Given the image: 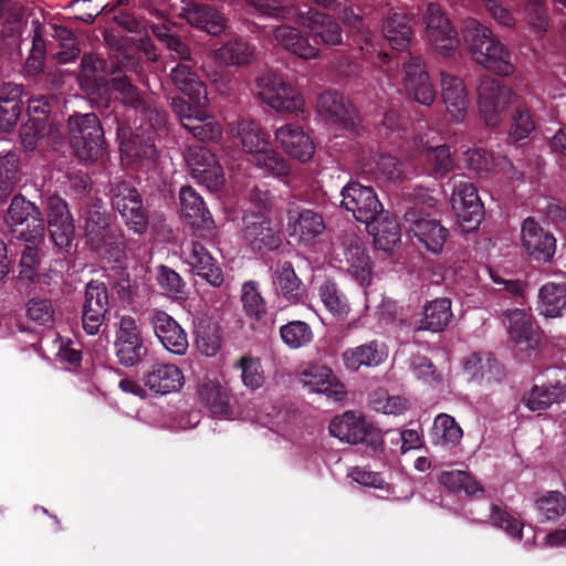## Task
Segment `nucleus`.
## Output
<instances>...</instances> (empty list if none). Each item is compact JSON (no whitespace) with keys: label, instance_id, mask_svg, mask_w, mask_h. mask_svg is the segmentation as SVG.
Instances as JSON below:
<instances>
[{"label":"nucleus","instance_id":"nucleus-1","mask_svg":"<svg viewBox=\"0 0 566 566\" xmlns=\"http://www.w3.org/2000/svg\"><path fill=\"white\" fill-rule=\"evenodd\" d=\"M230 134L238 140L247 160L263 175L284 178L290 174V163L271 147L270 136L251 119H240L230 125Z\"/></svg>","mask_w":566,"mask_h":566},{"label":"nucleus","instance_id":"nucleus-2","mask_svg":"<svg viewBox=\"0 0 566 566\" xmlns=\"http://www.w3.org/2000/svg\"><path fill=\"white\" fill-rule=\"evenodd\" d=\"M462 38L475 64L499 76L514 73L512 53L490 28L475 19H467L462 25Z\"/></svg>","mask_w":566,"mask_h":566},{"label":"nucleus","instance_id":"nucleus-3","mask_svg":"<svg viewBox=\"0 0 566 566\" xmlns=\"http://www.w3.org/2000/svg\"><path fill=\"white\" fill-rule=\"evenodd\" d=\"M245 1L261 14L284 20L296 19L301 25L307 28L325 44L336 45L342 42L339 25L315 9L308 8L306 11H303L302 9L283 6L282 0Z\"/></svg>","mask_w":566,"mask_h":566},{"label":"nucleus","instance_id":"nucleus-4","mask_svg":"<svg viewBox=\"0 0 566 566\" xmlns=\"http://www.w3.org/2000/svg\"><path fill=\"white\" fill-rule=\"evenodd\" d=\"M69 132L71 145L80 160L94 161L103 155V129L95 114L71 116Z\"/></svg>","mask_w":566,"mask_h":566},{"label":"nucleus","instance_id":"nucleus-5","mask_svg":"<svg viewBox=\"0 0 566 566\" xmlns=\"http://www.w3.org/2000/svg\"><path fill=\"white\" fill-rule=\"evenodd\" d=\"M476 94L479 114L489 127H497L505 112L517 98L512 87L494 78L482 80Z\"/></svg>","mask_w":566,"mask_h":566},{"label":"nucleus","instance_id":"nucleus-6","mask_svg":"<svg viewBox=\"0 0 566 566\" xmlns=\"http://www.w3.org/2000/svg\"><path fill=\"white\" fill-rule=\"evenodd\" d=\"M260 98L276 113L298 114L304 112L303 95L282 76L268 73L256 81Z\"/></svg>","mask_w":566,"mask_h":566},{"label":"nucleus","instance_id":"nucleus-7","mask_svg":"<svg viewBox=\"0 0 566 566\" xmlns=\"http://www.w3.org/2000/svg\"><path fill=\"white\" fill-rule=\"evenodd\" d=\"M426 36L432 49L442 56H451L459 49L460 40L451 20L442 8L429 2L422 14Z\"/></svg>","mask_w":566,"mask_h":566},{"label":"nucleus","instance_id":"nucleus-8","mask_svg":"<svg viewBox=\"0 0 566 566\" xmlns=\"http://www.w3.org/2000/svg\"><path fill=\"white\" fill-rule=\"evenodd\" d=\"M329 433L340 441L356 444L366 439L368 448L374 454L381 453L384 440L381 434L374 430L360 413L346 411L332 419L328 426Z\"/></svg>","mask_w":566,"mask_h":566},{"label":"nucleus","instance_id":"nucleus-9","mask_svg":"<svg viewBox=\"0 0 566 566\" xmlns=\"http://www.w3.org/2000/svg\"><path fill=\"white\" fill-rule=\"evenodd\" d=\"M6 222L9 227L27 223V228L18 233V238L28 243L36 245L44 239L45 227L40 209L22 196L12 198L7 211Z\"/></svg>","mask_w":566,"mask_h":566},{"label":"nucleus","instance_id":"nucleus-10","mask_svg":"<svg viewBox=\"0 0 566 566\" xmlns=\"http://www.w3.org/2000/svg\"><path fill=\"white\" fill-rule=\"evenodd\" d=\"M502 322L510 342L516 348L526 352L539 349L543 342V331L524 310H507L503 313Z\"/></svg>","mask_w":566,"mask_h":566},{"label":"nucleus","instance_id":"nucleus-11","mask_svg":"<svg viewBox=\"0 0 566 566\" xmlns=\"http://www.w3.org/2000/svg\"><path fill=\"white\" fill-rule=\"evenodd\" d=\"M185 159L191 177L210 191L219 190L224 184L223 168L208 148L202 146L189 147Z\"/></svg>","mask_w":566,"mask_h":566},{"label":"nucleus","instance_id":"nucleus-12","mask_svg":"<svg viewBox=\"0 0 566 566\" xmlns=\"http://www.w3.org/2000/svg\"><path fill=\"white\" fill-rule=\"evenodd\" d=\"M451 206L458 222L467 232L476 229L483 220L484 207L471 182L459 181L454 185Z\"/></svg>","mask_w":566,"mask_h":566},{"label":"nucleus","instance_id":"nucleus-13","mask_svg":"<svg viewBox=\"0 0 566 566\" xmlns=\"http://www.w3.org/2000/svg\"><path fill=\"white\" fill-rule=\"evenodd\" d=\"M342 206L350 211L357 221L369 223L382 212L374 189L358 182H349L342 190Z\"/></svg>","mask_w":566,"mask_h":566},{"label":"nucleus","instance_id":"nucleus-14","mask_svg":"<svg viewBox=\"0 0 566 566\" xmlns=\"http://www.w3.org/2000/svg\"><path fill=\"white\" fill-rule=\"evenodd\" d=\"M111 199L113 207L119 212L130 230L135 233L146 231L148 218L135 188L127 182H119L111 190Z\"/></svg>","mask_w":566,"mask_h":566},{"label":"nucleus","instance_id":"nucleus-15","mask_svg":"<svg viewBox=\"0 0 566 566\" xmlns=\"http://www.w3.org/2000/svg\"><path fill=\"white\" fill-rule=\"evenodd\" d=\"M325 229L323 216L312 209L296 208L287 212L286 231L301 247H313Z\"/></svg>","mask_w":566,"mask_h":566},{"label":"nucleus","instance_id":"nucleus-16","mask_svg":"<svg viewBox=\"0 0 566 566\" xmlns=\"http://www.w3.org/2000/svg\"><path fill=\"white\" fill-rule=\"evenodd\" d=\"M297 379L310 392L325 395L335 401L343 400L346 396L345 386L328 366L308 364L300 370Z\"/></svg>","mask_w":566,"mask_h":566},{"label":"nucleus","instance_id":"nucleus-17","mask_svg":"<svg viewBox=\"0 0 566 566\" xmlns=\"http://www.w3.org/2000/svg\"><path fill=\"white\" fill-rule=\"evenodd\" d=\"M114 346L116 357L122 365L132 367L140 361L146 348L142 331L135 318L132 316L120 318Z\"/></svg>","mask_w":566,"mask_h":566},{"label":"nucleus","instance_id":"nucleus-18","mask_svg":"<svg viewBox=\"0 0 566 566\" xmlns=\"http://www.w3.org/2000/svg\"><path fill=\"white\" fill-rule=\"evenodd\" d=\"M46 218L54 244L69 249L74 240L75 226L66 201L59 196H50L46 199Z\"/></svg>","mask_w":566,"mask_h":566},{"label":"nucleus","instance_id":"nucleus-19","mask_svg":"<svg viewBox=\"0 0 566 566\" xmlns=\"http://www.w3.org/2000/svg\"><path fill=\"white\" fill-rule=\"evenodd\" d=\"M273 135L277 146L291 158L306 163L314 157L315 144L301 125L283 124L274 130Z\"/></svg>","mask_w":566,"mask_h":566},{"label":"nucleus","instance_id":"nucleus-20","mask_svg":"<svg viewBox=\"0 0 566 566\" xmlns=\"http://www.w3.org/2000/svg\"><path fill=\"white\" fill-rule=\"evenodd\" d=\"M148 319L156 337L168 352L180 356L187 353V334L172 316L155 308L149 312Z\"/></svg>","mask_w":566,"mask_h":566},{"label":"nucleus","instance_id":"nucleus-21","mask_svg":"<svg viewBox=\"0 0 566 566\" xmlns=\"http://www.w3.org/2000/svg\"><path fill=\"white\" fill-rule=\"evenodd\" d=\"M406 221L409 223V231L429 252H442L449 232L440 221L416 210L406 213Z\"/></svg>","mask_w":566,"mask_h":566},{"label":"nucleus","instance_id":"nucleus-22","mask_svg":"<svg viewBox=\"0 0 566 566\" xmlns=\"http://www.w3.org/2000/svg\"><path fill=\"white\" fill-rule=\"evenodd\" d=\"M521 243L527 254L537 261H549L556 251L554 235L531 217L521 226Z\"/></svg>","mask_w":566,"mask_h":566},{"label":"nucleus","instance_id":"nucleus-23","mask_svg":"<svg viewBox=\"0 0 566 566\" xmlns=\"http://www.w3.org/2000/svg\"><path fill=\"white\" fill-rule=\"evenodd\" d=\"M403 71V85L408 95L421 105H431L437 94L423 62L418 57H410L405 63Z\"/></svg>","mask_w":566,"mask_h":566},{"label":"nucleus","instance_id":"nucleus-24","mask_svg":"<svg viewBox=\"0 0 566 566\" xmlns=\"http://www.w3.org/2000/svg\"><path fill=\"white\" fill-rule=\"evenodd\" d=\"M441 91L442 102L450 119L453 123L464 122L470 109V99L463 80L452 74L442 73Z\"/></svg>","mask_w":566,"mask_h":566},{"label":"nucleus","instance_id":"nucleus-25","mask_svg":"<svg viewBox=\"0 0 566 566\" xmlns=\"http://www.w3.org/2000/svg\"><path fill=\"white\" fill-rule=\"evenodd\" d=\"M318 113L327 125L337 129H352L355 126L356 112L344 97L335 92H325L318 99Z\"/></svg>","mask_w":566,"mask_h":566},{"label":"nucleus","instance_id":"nucleus-26","mask_svg":"<svg viewBox=\"0 0 566 566\" xmlns=\"http://www.w3.org/2000/svg\"><path fill=\"white\" fill-rule=\"evenodd\" d=\"M244 221V239L254 250H273L280 247L281 235L277 227L262 213H247Z\"/></svg>","mask_w":566,"mask_h":566},{"label":"nucleus","instance_id":"nucleus-27","mask_svg":"<svg viewBox=\"0 0 566 566\" xmlns=\"http://www.w3.org/2000/svg\"><path fill=\"white\" fill-rule=\"evenodd\" d=\"M108 310V293L104 283L91 282L86 285L83 307V328L95 335Z\"/></svg>","mask_w":566,"mask_h":566},{"label":"nucleus","instance_id":"nucleus-28","mask_svg":"<svg viewBox=\"0 0 566 566\" xmlns=\"http://www.w3.org/2000/svg\"><path fill=\"white\" fill-rule=\"evenodd\" d=\"M84 228L87 244L93 250L101 251L113 245L108 216L102 200L95 199L87 206Z\"/></svg>","mask_w":566,"mask_h":566},{"label":"nucleus","instance_id":"nucleus-29","mask_svg":"<svg viewBox=\"0 0 566 566\" xmlns=\"http://www.w3.org/2000/svg\"><path fill=\"white\" fill-rule=\"evenodd\" d=\"M437 135L429 130L423 136L415 138L412 144L407 146L406 153L416 156L426 153L427 160L432 165L436 175L443 176L453 167V161L447 145L436 144Z\"/></svg>","mask_w":566,"mask_h":566},{"label":"nucleus","instance_id":"nucleus-30","mask_svg":"<svg viewBox=\"0 0 566 566\" xmlns=\"http://www.w3.org/2000/svg\"><path fill=\"white\" fill-rule=\"evenodd\" d=\"M272 284L277 300L285 306L302 302L305 295V287L291 262L277 264L273 272Z\"/></svg>","mask_w":566,"mask_h":566},{"label":"nucleus","instance_id":"nucleus-31","mask_svg":"<svg viewBox=\"0 0 566 566\" xmlns=\"http://www.w3.org/2000/svg\"><path fill=\"white\" fill-rule=\"evenodd\" d=\"M388 357L387 346L378 340L349 347L342 354L344 367L349 371H357L360 367H376Z\"/></svg>","mask_w":566,"mask_h":566},{"label":"nucleus","instance_id":"nucleus-32","mask_svg":"<svg viewBox=\"0 0 566 566\" xmlns=\"http://www.w3.org/2000/svg\"><path fill=\"white\" fill-rule=\"evenodd\" d=\"M271 33L275 45L300 59L312 60L318 56L317 45L312 44L296 28L281 24L273 28Z\"/></svg>","mask_w":566,"mask_h":566},{"label":"nucleus","instance_id":"nucleus-33","mask_svg":"<svg viewBox=\"0 0 566 566\" xmlns=\"http://www.w3.org/2000/svg\"><path fill=\"white\" fill-rule=\"evenodd\" d=\"M143 382L155 395H168L184 387L185 376L175 365L157 364L143 376Z\"/></svg>","mask_w":566,"mask_h":566},{"label":"nucleus","instance_id":"nucleus-34","mask_svg":"<svg viewBox=\"0 0 566 566\" xmlns=\"http://www.w3.org/2000/svg\"><path fill=\"white\" fill-rule=\"evenodd\" d=\"M343 254L349 276L361 286H368L373 279V265L363 242L353 238L345 244Z\"/></svg>","mask_w":566,"mask_h":566},{"label":"nucleus","instance_id":"nucleus-35","mask_svg":"<svg viewBox=\"0 0 566 566\" xmlns=\"http://www.w3.org/2000/svg\"><path fill=\"white\" fill-rule=\"evenodd\" d=\"M451 305V300L448 297L426 302L420 318L416 323V331L443 332L453 318Z\"/></svg>","mask_w":566,"mask_h":566},{"label":"nucleus","instance_id":"nucleus-36","mask_svg":"<svg viewBox=\"0 0 566 566\" xmlns=\"http://www.w3.org/2000/svg\"><path fill=\"white\" fill-rule=\"evenodd\" d=\"M179 17L211 35H219L227 28L226 18L219 11L208 6L187 3L181 8Z\"/></svg>","mask_w":566,"mask_h":566},{"label":"nucleus","instance_id":"nucleus-37","mask_svg":"<svg viewBox=\"0 0 566 566\" xmlns=\"http://www.w3.org/2000/svg\"><path fill=\"white\" fill-rule=\"evenodd\" d=\"M185 262L198 275L207 280L212 286H220L223 283V275L220 268L213 261L206 248L198 243H190L184 251Z\"/></svg>","mask_w":566,"mask_h":566},{"label":"nucleus","instance_id":"nucleus-38","mask_svg":"<svg viewBox=\"0 0 566 566\" xmlns=\"http://www.w3.org/2000/svg\"><path fill=\"white\" fill-rule=\"evenodd\" d=\"M180 209L185 219L192 227L209 229L213 223L211 213L203 199L190 186H185L179 192Z\"/></svg>","mask_w":566,"mask_h":566},{"label":"nucleus","instance_id":"nucleus-39","mask_svg":"<svg viewBox=\"0 0 566 566\" xmlns=\"http://www.w3.org/2000/svg\"><path fill=\"white\" fill-rule=\"evenodd\" d=\"M28 111L30 120L21 130V139L27 149H33L36 140L45 135L43 122L48 119L50 105L44 97L33 98L29 103Z\"/></svg>","mask_w":566,"mask_h":566},{"label":"nucleus","instance_id":"nucleus-40","mask_svg":"<svg viewBox=\"0 0 566 566\" xmlns=\"http://www.w3.org/2000/svg\"><path fill=\"white\" fill-rule=\"evenodd\" d=\"M566 398V384L562 381L535 385L524 397L523 402L531 411H542Z\"/></svg>","mask_w":566,"mask_h":566},{"label":"nucleus","instance_id":"nucleus-41","mask_svg":"<svg viewBox=\"0 0 566 566\" xmlns=\"http://www.w3.org/2000/svg\"><path fill=\"white\" fill-rule=\"evenodd\" d=\"M382 32L394 49H407L413 34L410 18L402 12H390L384 20Z\"/></svg>","mask_w":566,"mask_h":566},{"label":"nucleus","instance_id":"nucleus-42","mask_svg":"<svg viewBox=\"0 0 566 566\" xmlns=\"http://www.w3.org/2000/svg\"><path fill=\"white\" fill-rule=\"evenodd\" d=\"M537 310L545 317H559L566 310V283L544 284L538 291Z\"/></svg>","mask_w":566,"mask_h":566},{"label":"nucleus","instance_id":"nucleus-43","mask_svg":"<svg viewBox=\"0 0 566 566\" xmlns=\"http://www.w3.org/2000/svg\"><path fill=\"white\" fill-rule=\"evenodd\" d=\"M175 86L191 101L201 104L207 101V90L203 82L186 64H178L170 72Z\"/></svg>","mask_w":566,"mask_h":566},{"label":"nucleus","instance_id":"nucleus-44","mask_svg":"<svg viewBox=\"0 0 566 566\" xmlns=\"http://www.w3.org/2000/svg\"><path fill=\"white\" fill-rule=\"evenodd\" d=\"M367 231L374 237L376 248L392 252L400 242V229L395 218L385 216L380 220L377 218L370 221Z\"/></svg>","mask_w":566,"mask_h":566},{"label":"nucleus","instance_id":"nucleus-45","mask_svg":"<svg viewBox=\"0 0 566 566\" xmlns=\"http://www.w3.org/2000/svg\"><path fill=\"white\" fill-rule=\"evenodd\" d=\"M255 49L242 39H233L214 51V59L221 65H244L254 59Z\"/></svg>","mask_w":566,"mask_h":566},{"label":"nucleus","instance_id":"nucleus-46","mask_svg":"<svg viewBox=\"0 0 566 566\" xmlns=\"http://www.w3.org/2000/svg\"><path fill=\"white\" fill-rule=\"evenodd\" d=\"M199 397L209 410L219 417L230 416L229 392L218 380H207L200 385Z\"/></svg>","mask_w":566,"mask_h":566},{"label":"nucleus","instance_id":"nucleus-47","mask_svg":"<svg viewBox=\"0 0 566 566\" xmlns=\"http://www.w3.org/2000/svg\"><path fill=\"white\" fill-rule=\"evenodd\" d=\"M319 298L326 311L336 318H345L350 313V304L345 293L334 281H325L318 287Z\"/></svg>","mask_w":566,"mask_h":566},{"label":"nucleus","instance_id":"nucleus-48","mask_svg":"<svg viewBox=\"0 0 566 566\" xmlns=\"http://www.w3.org/2000/svg\"><path fill=\"white\" fill-rule=\"evenodd\" d=\"M4 91L8 95L0 96V129L10 130L17 125L22 112V86L9 84Z\"/></svg>","mask_w":566,"mask_h":566},{"label":"nucleus","instance_id":"nucleus-49","mask_svg":"<svg viewBox=\"0 0 566 566\" xmlns=\"http://www.w3.org/2000/svg\"><path fill=\"white\" fill-rule=\"evenodd\" d=\"M196 116L195 120L184 123V127L200 142H219L223 133L221 124L205 112H196Z\"/></svg>","mask_w":566,"mask_h":566},{"label":"nucleus","instance_id":"nucleus-50","mask_svg":"<svg viewBox=\"0 0 566 566\" xmlns=\"http://www.w3.org/2000/svg\"><path fill=\"white\" fill-rule=\"evenodd\" d=\"M432 436L438 443L458 446L463 437V430L452 416L439 413L433 420Z\"/></svg>","mask_w":566,"mask_h":566},{"label":"nucleus","instance_id":"nucleus-51","mask_svg":"<svg viewBox=\"0 0 566 566\" xmlns=\"http://www.w3.org/2000/svg\"><path fill=\"white\" fill-rule=\"evenodd\" d=\"M370 405L377 412L390 416H400L410 408V401L397 395H390L386 389L375 390L370 397Z\"/></svg>","mask_w":566,"mask_h":566},{"label":"nucleus","instance_id":"nucleus-52","mask_svg":"<svg viewBox=\"0 0 566 566\" xmlns=\"http://www.w3.org/2000/svg\"><path fill=\"white\" fill-rule=\"evenodd\" d=\"M524 14L528 30L535 36H543L549 25L546 0H525Z\"/></svg>","mask_w":566,"mask_h":566},{"label":"nucleus","instance_id":"nucleus-53","mask_svg":"<svg viewBox=\"0 0 566 566\" xmlns=\"http://www.w3.org/2000/svg\"><path fill=\"white\" fill-rule=\"evenodd\" d=\"M241 302L245 314L250 318L259 319L266 313V303L256 281L251 280L242 284Z\"/></svg>","mask_w":566,"mask_h":566},{"label":"nucleus","instance_id":"nucleus-54","mask_svg":"<svg viewBox=\"0 0 566 566\" xmlns=\"http://www.w3.org/2000/svg\"><path fill=\"white\" fill-rule=\"evenodd\" d=\"M280 335L283 343L292 349L304 347L313 339L311 326L303 321H292L281 326Z\"/></svg>","mask_w":566,"mask_h":566},{"label":"nucleus","instance_id":"nucleus-55","mask_svg":"<svg viewBox=\"0 0 566 566\" xmlns=\"http://www.w3.org/2000/svg\"><path fill=\"white\" fill-rule=\"evenodd\" d=\"M127 129L120 127L118 138L120 139V150L129 157H153L155 154L154 138L148 136L146 140L142 138V134L136 133L133 139H125Z\"/></svg>","mask_w":566,"mask_h":566},{"label":"nucleus","instance_id":"nucleus-56","mask_svg":"<svg viewBox=\"0 0 566 566\" xmlns=\"http://www.w3.org/2000/svg\"><path fill=\"white\" fill-rule=\"evenodd\" d=\"M235 368L241 370V380L250 390H256L264 382V373L259 358L244 355L237 363Z\"/></svg>","mask_w":566,"mask_h":566},{"label":"nucleus","instance_id":"nucleus-57","mask_svg":"<svg viewBox=\"0 0 566 566\" xmlns=\"http://www.w3.org/2000/svg\"><path fill=\"white\" fill-rule=\"evenodd\" d=\"M535 506L545 520H556L566 511V497L558 491H547L537 497Z\"/></svg>","mask_w":566,"mask_h":566},{"label":"nucleus","instance_id":"nucleus-58","mask_svg":"<svg viewBox=\"0 0 566 566\" xmlns=\"http://www.w3.org/2000/svg\"><path fill=\"white\" fill-rule=\"evenodd\" d=\"M19 156L15 151L0 154V198L12 191L18 181Z\"/></svg>","mask_w":566,"mask_h":566},{"label":"nucleus","instance_id":"nucleus-59","mask_svg":"<svg viewBox=\"0 0 566 566\" xmlns=\"http://www.w3.org/2000/svg\"><path fill=\"white\" fill-rule=\"evenodd\" d=\"M157 282L168 297L174 300L186 298V284L176 271L164 265L159 266Z\"/></svg>","mask_w":566,"mask_h":566},{"label":"nucleus","instance_id":"nucleus-60","mask_svg":"<svg viewBox=\"0 0 566 566\" xmlns=\"http://www.w3.org/2000/svg\"><path fill=\"white\" fill-rule=\"evenodd\" d=\"M490 520L492 525L503 530L507 536L513 539L521 541L523 537L524 524L507 511L493 505L491 507Z\"/></svg>","mask_w":566,"mask_h":566},{"label":"nucleus","instance_id":"nucleus-61","mask_svg":"<svg viewBox=\"0 0 566 566\" xmlns=\"http://www.w3.org/2000/svg\"><path fill=\"white\" fill-rule=\"evenodd\" d=\"M27 317L36 326L52 327L54 323V308L50 300L31 298L27 303Z\"/></svg>","mask_w":566,"mask_h":566},{"label":"nucleus","instance_id":"nucleus-62","mask_svg":"<svg viewBox=\"0 0 566 566\" xmlns=\"http://www.w3.org/2000/svg\"><path fill=\"white\" fill-rule=\"evenodd\" d=\"M535 129V123L526 105H517L515 108L510 127V138L518 142L527 138Z\"/></svg>","mask_w":566,"mask_h":566},{"label":"nucleus","instance_id":"nucleus-63","mask_svg":"<svg viewBox=\"0 0 566 566\" xmlns=\"http://www.w3.org/2000/svg\"><path fill=\"white\" fill-rule=\"evenodd\" d=\"M410 368L415 376L428 384L439 382L440 376L436 371L432 363L423 356H416L411 359Z\"/></svg>","mask_w":566,"mask_h":566},{"label":"nucleus","instance_id":"nucleus-64","mask_svg":"<svg viewBox=\"0 0 566 566\" xmlns=\"http://www.w3.org/2000/svg\"><path fill=\"white\" fill-rule=\"evenodd\" d=\"M464 160L470 169L482 174L493 171L494 164L484 149H472L464 154Z\"/></svg>","mask_w":566,"mask_h":566}]
</instances>
